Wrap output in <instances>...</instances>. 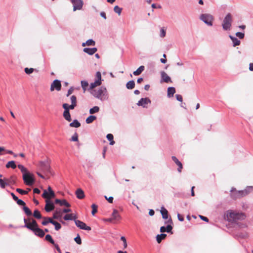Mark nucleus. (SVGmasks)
<instances>
[{"label":"nucleus","instance_id":"obj_37","mask_svg":"<svg viewBox=\"0 0 253 253\" xmlns=\"http://www.w3.org/2000/svg\"><path fill=\"white\" fill-rule=\"evenodd\" d=\"M22 209L27 215L30 216L32 214L31 211L26 205L23 207Z\"/></svg>","mask_w":253,"mask_h":253},{"label":"nucleus","instance_id":"obj_23","mask_svg":"<svg viewBox=\"0 0 253 253\" xmlns=\"http://www.w3.org/2000/svg\"><path fill=\"white\" fill-rule=\"evenodd\" d=\"M230 39L232 40L233 42V46H236L237 45H239L240 44V41L237 38L232 36L231 35H229Z\"/></svg>","mask_w":253,"mask_h":253},{"label":"nucleus","instance_id":"obj_58","mask_svg":"<svg viewBox=\"0 0 253 253\" xmlns=\"http://www.w3.org/2000/svg\"><path fill=\"white\" fill-rule=\"evenodd\" d=\"M106 138L108 141H111L113 139L114 137H113V134H112L111 133H109L107 135Z\"/></svg>","mask_w":253,"mask_h":253},{"label":"nucleus","instance_id":"obj_53","mask_svg":"<svg viewBox=\"0 0 253 253\" xmlns=\"http://www.w3.org/2000/svg\"><path fill=\"white\" fill-rule=\"evenodd\" d=\"M16 202L19 206H22L24 207L25 205H26V203L23 200H22L21 199H18L16 201Z\"/></svg>","mask_w":253,"mask_h":253},{"label":"nucleus","instance_id":"obj_32","mask_svg":"<svg viewBox=\"0 0 253 253\" xmlns=\"http://www.w3.org/2000/svg\"><path fill=\"white\" fill-rule=\"evenodd\" d=\"M8 182H10V180L6 179L5 182L1 178H0V186L2 188H4L6 185L8 184Z\"/></svg>","mask_w":253,"mask_h":253},{"label":"nucleus","instance_id":"obj_44","mask_svg":"<svg viewBox=\"0 0 253 253\" xmlns=\"http://www.w3.org/2000/svg\"><path fill=\"white\" fill-rule=\"evenodd\" d=\"M97 207L98 206L96 205L95 204H93L91 205V208L92 209L91 213L93 215H94V214L97 212Z\"/></svg>","mask_w":253,"mask_h":253},{"label":"nucleus","instance_id":"obj_28","mask_svg":"<svg viewBox=\"0 0 253 253\" xmlns=\"http://www.w3.org/2000/svg\"><path fill=\"white\" fill-rule=\"evenodd\" d=\"M69 126L72 127L78 128L81 126V123L77 120H74L69 124Z\"/></svg>","mask_w":253,"mask_h":253},{"label":"nucleus","instance_id":"obj_9","mask_svg":"<svg viewBox=\"0 0 253 253\" xmlns=\"http://www.w3.org/2000/svg\"><path fill=\"white\" fill-rule=\"evenodd\" d=\"M40 169L43 172H50V167L47 160L44 161H40L39 165Z\"/></svg>","mask_w":253,"mask_h":253},{"label":"nucleus","instance_id":"obj_11","mask_svg":"<svg viewBox=\"0 0 253 253\" xmlns=\"http://www.w3.org/2000/svg\"><path fill=\"white\" fill-rule=\"evenodd\" d=\"M75 222L76 225L81 229L87 231H90L91 229L90 226H87L85 223L81 220L76 219Z\"/></svg>","mask_w":253,"mask_h":253},{"label":"nucleus","instance_id":"obj_61","mask_svg":"<svg viewBox=\"0 0 253 253\" xmlns=\"http://www.w3.org/2000/svg\"><path fill=\"white\" fill-rule=\"evenodd\" d=\"M69 105L67 103L63 104V108L64 109V111H69Z\"/></svg>","mask_w":253,"mask_h":253},{"label":"nucleus","instance_id":"obj_12","mask_svg":"<svg viewBox=\"0 0 253 253\" xmlns=\"http://www.w3.org/2000/svg\"><path fill=\"white\" fill-rule=\"evenodd\" d=\"M61 88V84L60 81L58 80H55L50 85V90L53 91L56 89L57 91H59Z\"/></svg>","mask_w":253,"mask_h":253},{"label":"nucleus","instance_id":"obj_10","mask_svg":"<svg viewBox=\"0 0 253 253\" xmlns=\"http://www.w3.org/2000/svg\"><path fill=\"white\" fill-rule=\"evenodd\" d=\"M151 102V100L148 98H141L137 103V105L138 106H142L143 108H147V105L150 104Z\"/></svg>","mask_w":253,"mask_h":253},{"label":"nucleus","instance_id":"obj_52","mask_svg":"<svg viewBox=\"0 0 253 253\" xmlns=\"http://www.w3.org/2000/svg\"><path fill=\"white\" fill-rule=\"evenodd\" d=\"M236 36L238 37L239 39H242L245 37V34L244 33L238 32L236 33Z\"/></svg>","mask_w":253,"mask_h":253},{"label":"nucleus","instance_id":"obj_16","mask_svg":"<svg viewBox=\"0 0 253 253\" xmlns=\"http://www.w3.org/2000/svg\"><path fill=\"white\" fill-rule=\"evenodd\" d=\"M97 50L96 47L89 48L85 47L83 49V51L88 55H91L95 53Z\"/></svg>","mask_w":253,"mask_h":253},{"label":"nucleus","instance_id":"obj_56","mask_svg":"<svg viewBox=\"0 0 253 253\" xmlns=\"http://www.w3.org/2000/svg\"><path fill=\"white\" fill-rule=\"evenodd\" d=\"M55 196V194L53 191H50V192H48V199H50V198L54 197Z\"/></svg>","mask_w":253,"mask_h":253},{"label":"nucleus","instance_id":"obj_17","mask_svg":"<svg viewBox=\"0 0 253 253\" xmlns=\"http://www.w3.org/2000/svg\"><path fill=\"white\" fill-rule=\"evenodd\" d=\"M171 159L172 161L177 165L178 167L177 169V171L179 172H181V169L183 168L182 164V163L177 159V158L175 156H172Z\"/></svg>","mask_w":253,"mask_h":253},{"label":"nucleus","instance_id":"obj_13","mask_svg":"<svg viewBox=\"0 0 253 253\" xmlns=\"http://www.w3.org/2000/svg\"><path fill=\"white\" fill-rule=\"evenodd\" d=\"M46 204L45 206V210L46 212H50L54 210L55 206L54 204L49 199L45 200Z\"/></svg>","mask_w":253,"mask_h":253},{"label":"nucleus","instance_id":"obj_51","mask_svg":"<svg viewBox=\"0 0 253 253\" xmlns=\"http://www.w3.org/2000/svg\"><path fill=\"white\" fill-rule=\"evenodd\" d=\"M71 104H77V97L75 95H72L70 97Z\"/></svg>","mask_w":253,"mask_h":253},{"label":"nucleus","instance_id":"obj_45","mask_svg":"<svg viewBox=\"0 0 253 253\" xmlns=\"http://www.w3.org/2000/svg\"><path fill=\"white\" fill-rule=\"evenodd\" d=\"M100 84L97 83V82L94 81L93 83H92L90 84L89 89H92L94 87L100 85Z\"/></svg>","mask_w":253,"mask_h":253},{"label":"nucleus","instance_id":"obj_36","mask_svg":"<svg viewBox=\"0 0 253 253\" xmlns=\"http://www.w3.org/2000/svg\"><path fill=\"white\" fill-rule=\"evenodd\" d=\"M33 216L37 219H41L42 218H43L40 211L38 210H35L34 211L33 213Z\"/></svg>","mask_w":253,"mask_h":253},{"label":"nucleus","instance_id":"obj_46","mask_svg":"<svg viewBox=\"0 0 253 253\" xmlns=\"http://www.w3.org/2000/svg\"><path fill=\"white\" fill-rule=\"evenodd\" d=\"M53 225H54L55 229L56 230H57V231L59 230L61 228V224L59 223H58V222H56L55 221V222L54 223H53Z\"/></svg>","mask_w":253,"mask_h":253},{"label":"nucleus","instance_id":"obj_1","mask_svg":"<svg viewBox=\"0 0 253 253\" xmlns=\"http://www.w3.org/2000/svg\"><path fill=\"white\" fill-rule=\"evenodd\" d=\"M107 92L106 88L102 86L98 90H92L91 93L94 97L102 101L107 99Z\"/></svg>","mask_w":253,"mask_h":253},{"label":"nucleus","instance_id":"obj_15","mask_svg":"<svg viewBox=\"0 0 253 253\" xmlns=\"http://www.w3.org/2000/svg\"><path fill=\"white\" fill-rule=\"evenodd\" d=\"M165 223L169 224L167 226H166V232L168 233H172V232H171V230L172 229V226H171V224L173 223V222L171 218L169 217L167 221L165 222Z\"/></svg>","mask_w":253,"mask_h":253},{"label":"nucleus","instance_id":"obj_22","mask_svg":"<svg viewBox=\"0 0 253 253\" xmlns=\"http://www.w3.org/2000/svg\"><path fill=\"white\" fill-rule=\"evenodd\" d=\"M162 217L164 219L168 218V211L164 207H162L160 210Z\"/></svg>","mask_w":253,"mask_h":253},{"label":"nucleus","instance_id":"obj_54","mask_svg":"<svg viewBox=\"0 0 253 253\" xmlns=\"http://www.w3.org/2000/svg\"><path fill=\"white\" fill-rule=\"evenodd\" d=\"M42 197L43 198H45L46 199H48V191L46 190H44L43 191V194H42Z\"/></svg>","mask_w":253,"mask_h":253},{"label":"nucleus","instance_id":"obj_55","mask_svg":"<svg viewBox=\"0 0 253 253\" xmlns=\"http://www.w3.org/2000/svg\"><path fill=\"white\" fill-rule=\"evenodd\" d=\"M43 219H45V220H47L48 222V223H51L52 224H53V223H54L55 222L54 220H53L52 218H51L50 217H43Z\"/></svg>","mask_w":253,"mask_h":253},{"label":"nucleus","instance_id":"obj_30","mask_svg":"<svg viewBox=\"0 0 253 253\" xmlns=\"http://www.w3.org/2000/svg\"><path fill=\"white\" fill-rule=\"evenodd\" d=\"M135 86V82L133 80L128 81L126 84V87L128 89H132Z\"/></svg>","mask_w":253,"mask_h":253},{"label":"nucleus","instance_id":"obj_19","mask_svg":"<svg viewBox=\"0 0 253 253\" xmlns=\"http://www.w3.org/2000/svg\"><path fill=\"white\" fill-rule=\"evenodd\" d=\"M55 203L59 204L60 206H65L67 207H70L71 206L70 204L65 199L61 200L57 199L55 200Z\"/></svg>","mask_w":253,"mask_h":253},{"label":"nucleus","instance_id":"obj_25","mask_svg":"<svg viewBox=\"0 0 253 253\" xmlns=\"http://www.w3.org/2000/svg\"><path fill=\"white\" fill-rule=\"evenodd\" d=\"M175 92V89L174 87H168V93H167L168 97L169 98L172 97Z\"/></svg>","mask_w":253,"mask_h":253},{"label":"nucleus","instance_id":"obj_47","mask_svg":"<svg viewBox=\"0 0 253 253\" xmlns=\"http://www.w3.org/2000/svg\"><path fill=\"white\" fill-rule=\"evenodd\" d=\"M16 191L21 195H26L28 194V192L27 191L24 190L22 189L17 188Z\"/></svg>","mask_w":253,"mask_h":253},{"label":"nucleus","instance_id":"obj_40","mask_svg":"<svg viewBox=\"0 0 253 253\" xmlns=\"http://www.w3.org/2000/svg\"><path fill=\"white\" fill-rule=\"evenodd\" d=\"M18 168L21 170V172L23 173V174L24 173H27L29 172L27 171V169L22 165H18Z\"/></svg>","mask_w":253,"mask_h":253},{"label":"nucleus","instance_id":"obj_49","mask_svg":"<svg viewBox=\"0 0 253 253\" xmlns=\"http://www.w3.org/2000/svg\"><path fill=\"white\" fill-rule=\"evenodd\" d=\"M34 70V69L32 68H25L24 69L25 72L27 74H28V75L32 73L33 72Z\"/></svg>","mask_w":253,"mask_h":253},{"label":"nucleus","instance_id":"obj_20","mask_svg":"<svg viewBox=\"0 0 253 253\" xmlns=\"http://www.w3.org/2000/svg\"><path fill=\"white\" fill-rule=\"evenodd\" d=\"M76 195L77 197L79 199H82L84 197V192L81 188H79L76 190Z\"/></svg>","mask_w":253,"mask_h":253},{"label":"nucleus","instance_id":"obj_7","mask_svg":"<svg viewBox=\"0 0 253 253\" xmlns=\"http://www.w3.org/2000/svg\"><path fill=\"white\" fill-rule=\"evenodd\" d=\"M23 179L25 184L28 186L32 185L35 182L34 175L29 172L23 174Z\"/></svg>","mask_w":253,"mask_h":253},{"label":"nucleus","instance_id":"obj_57","mask_svg":"<svg viewBox=\"0 0 253 253\" xmlns=\"http://www.w3.org/2000/svg\"><path fill=\"white\" fill-rule=\"evenodd\" d=\"M166 31L163 28H161L160 30V37L163 38L166 36Z\"/></svg>","mask_w":253,"mask_h":253},{"label":"nucleus","instance_id":"obj_43","mask_svg":"<svg viewBox=\"0 0 253 253\" xmlns=\"http://www.w3.org/2000/svg\"><path fill=\"white\" fill-rule=\"evenodd\" d=\"M114 10L116 13H118L119 15H120L122 11V8L118 5H116L114 8Z\"/></svg>","mask_w":253,"mask_h":253},{"label":"nucleus","instance_id":"obj_60","mask_svg":"<svg viewBox=\"0 0 253 253\" xmlns=\"http://www.w3.org/2000/svg\"><path fill=\"white\" fill-rule=\"evenodd\" d=\"M74 88L73 87H71L68 90L67 93L66 94L67 96H69L71 94H72L73 92Z\"/></svg>","mask_w":253,"mask_h":253},{"label":"nucleus","instance_id":"obj_27","mask_svg":"<svg viewBox=\"0 0 253 253\" xmlns=\"http://www.w3.org/2000/svg\"><path fill=\"white\" fill-rule=\"evenodd\" d=\"M23 220L25 223V225L23 226L24 227H26L28 229L30 230L29 226L31 227V228H32L34 226L33 224V219L32 220L31 222H28L27 219L24 218Z\"/></svg>","mask_w":253,"mask_h":253},{"label":"nucleus","instance_id":"obj_41","mask_svg":"<svg viewBox=\"0 0 253 253\" xmlns=\"http://www.w3.org/2000/svg\"><path fill=\"white\" fill-rule=\"evenodd\" d=\"M85 44H86V45L88 46H94L95 45V42L93 41L92 39H89L86 41V42H85Z\"/></svg>","mask_w":253,"mask_h":253},{"label":"nucleus","instance_id":"obj_59","mask_svg":"<svg viewBox=\"0 0 253 253\" xmlns=\"http://www.w3.org/2000/svg\"><path fill=\"white\" fill-rule=\"evenodd\" d=\"M175 97L176 98L177 100L180 102H182L183 100L182 96L180 94H176Z\"/></svg>","mask_w":253,"mask_h":253},{"label":"nucleus","instance_id":"obj_3","mask_svg":"<svg viewBox=\"0 0 253 253\" xmlns=\"http://www.w3.org/2000/svg\"><path fill=\"white\" fill-rule=\"evenodd\" d=\"M199 19L208 26L211 27L213 25L214 17L210 13L201 14L199 16Z\"/></svg>","mask_w":253,"mask_h":253},{"label":"nucleus","instance_id":"obj_35","mask_svg":"<svg viewBox=\"0 0 253 253\" xmlns=\"http://www.w3.org/2000/svg\"><path fill=\"white\" fill-rule=\"evenodd\" d=\"M95 81L97 82L100 84H101V74L100 72H96Z\"/></svg>","mask_w":253,"mask_h":253},{"label":"nucleus","instance_id":"obj_34","mask_svg":"<svg viewBox=\"0 0 253 253\" xmlns=\"http://www.w3.org/2000/svg\"><path fill=\"white\" fill-rule=\"evenodd\" d=\"M6 167L7 168H11L13 169H14L16 168V165L14 161H9L6 165Z\"/></svg>","mask_w":253,"mask_h":253},{"label":"nucleus","instance_id":"obj_39","mask_svg":"<svg viewBox=\"0 0 253 253\" xmlns=\"http://www.w3.org/2000/svg\"><path fill=\"white\" fill-rule=\"evenodd\" d=\"M81 84L82 87L84 92L86 89V87L88 85V83L86 81H82Z\"/></svg>","mask_w":253,"mask_h":253},{"label":"nucleus","instance_id":"obj_50","mask_svg":"<svg viewBox=\"0 0 253 253\" xmlns=\"http://www.w3.org/2000/svg\"><path fill=\"white\" fill-rule=\"evenodd\" d=\"M121 240L123 242L124 249H126L127 247V243L126 238L124 236L121 237Z\"/></svg>","mask_w":253,"mask_h":253},{"label":"nucleus","instance_id":"obj_38","mask_svg":"<svg viewBox=\"0 0 253 253\" xmlns=\"http://www.w3.org/2000/svg\"><path fill=\"white\" fill-rule=\"evenodd\" d=\"M99 111V107L98 106H94L89 109V112L90 114H93L98 112Z\"/></svg>","mask_w":253,"mask_h":253},{"label":"nucleus","instance_id":"obj_18","mask_svg":"<svg viewBox=\"0 0 253 253\" xmlns=\"http://www.w3.org/2000/svg\"><path fill=\"white\" fill-rule=\"evenodd\" d=\"M45 239L47 241L50 243L51 244L54 245L55 246L56 249L57 250V251H60V248H59L58 245L57 244H55L54 241L53 240V239H52V238L50 235H49V234L46 235L45 237Z\"/></svg>","mask_w":253,"mask_h":253},{"label":"nucleus","instance_id":"obj_24","mask_svg":"<svg viewBox=\"0 0 253 253\" xmlns=\"http://www.w3.org/2000/svg\"><path fill=\"white\" fill-rule=\"evenodd\" d=\"M63 218L65 220H74L75 221L77 217L75 215H73V214L71 213L65 215Z\"/></svg>","mask_w":253,"mask_h":253},{"label":"nucleus","instance_id":"obj_2","mask_svg":"<svg viewBox=\"0 0 253 253\" xmlns=\"http://www.w3.org/2000/svg\"><path fill=\"white\" fill-rule=\"evenodd\" d=\"M245 218L246 215L243 213L230 211L227 213V220L230 222H236L238 220H243Z\"/></svg>","mask_w":253,"mask_h":253},{"label":"nucleus","instance_id":"obj_4","mask_svg":"<svg viewBox=\"0 0 253 253\" xmlns=\"http://www.w3.org/2000/svg\"><path fill=\"white\" fill-rule=\"evenodd\" d=\"M33 224L34 226L32 228L29 226L30 230L33 231L36 236L40 238L43 237L45 235L44 232L39 228L38 224L35 219H33Z\"/></svg>","mask_w":253,"mask_h":253},{"label":"nucleus","instance_id":"obj_6","mask_svg":"<svg viewBox=\"0 0 253 253\" xmlns=\"http://www.w3.org/2000/svg\"><path fill=\"white\" fill-rule=\"evenodd\" d=\"M253 190V186H247L246 188L243 190L236 191L235 193H232V196L234 198H239L248 195Z\"/></svg>","mask_w":253,"mask_h":253},{"label":"nucleus","instance_id":"obj_8","mask_svg":"<svg viewBox=\"0 0 253 253\" xmlns=\"http://www.w3.org/2000/svg\"><path fill=\"white\" fill-rule=\"evenodd\" d=\"M73 4V11L82 9L84 5L83 0H69Z\"/></svg>","mask_w":253,"mask_h":253},{"label":"nucleus","instance_id":"obj_26","mask_svg":"<svg viewBox=\"0 0 253 253\" xmlns=\"http://www.w3.org/2000/svg\"><path fill=\"white\" fill-rule=\"evenodd\" d=\"M167 234L165 233H162L161 234H158L156 236V240L158 243H160L163 240H164L166 237Z\"/></svg>","mask_w":253,"mask_h":253},{"label":"nucleus","instance_id":"obj_64","mask_svg":"<svg viewBox=\"0 0 253 253\" xmlns=\"http://www.w3.org/2000/svg\"><path fill=\"white\" fill-rule=\"evenodd\" d=\"M177 218L180 221H183L184 220V217L181 216L179 213L177 214Z\"/></svg>","mask_w":253,"mask_h":253},{"label":"nucleus","instance_id":"obj_31","mask_svg":"<svg viewBox=\"0 0 253 253\" xmlns=\"http://www.w3.org/2000/svg\"><path fill=\"white\" fill-rule=\"evenodd\" d=\"M63 115L65 119L67 121L70 122L71 121L72 119L69 111H64Z\"/></svg>","mask_w":253,"mask_h":253},{"label":"nucleus","instance_id":"obj_62","mask_svg":"<svg viewBox=\"0 0 253 253\" xmlns=\"http://www.w3.org/2000/svg\"><path fill=\"white\" fill-rule=\"evenodd\" d=\"M199 217L203 221H205L207 222L209 221V219L206 216H204L203 215H199Z\"/></svg>","mask_w":253,"mask_h":253},{"label":"nucleus","instance_id":"obj_5","mask_svg":"<svg viewBox=\"0 0 253 253\" xmlns=\"http://www.w3.org/2000/svg\"><path fill=\"white\" fill-rule=\"evenodd\" d=\"M232 19L230 13H228L224 17L222 24V27L224 30H230L232 26Z\"/></svg>","mask_w":253,"mask_h":253},{"label":"nucleus","instance_id":"obj_29","mask_svg":"<svg viewBox=\"0 0 253 253\" xmlns=\"http://www.w3.org/2000/svg\"><path fill=\"white\" fill-rule=\"evenodd\" d=\"M144 66H140L136 71H134L133 74L134 76H138L144 70Z\"/></svg>","mask_w":253,"mask_h":253},{"label":"nucleus","instance_id":"obj_48","mask_svg":"<svg viewBox=\"0 0 253 253\" xmlns=\"http://www.w3.org/2000/svg\"><path fill=\"white\" fill-rule=\"evenodd\" d=\"M71 141H78V135L77 133L75 132L71 137Z\"/></svg>","mask_w":253,"mask_h":253},{"label":"nucleus","instance_id":"obj_63","mask_svg":"<svg viewBox=\"0 0 253 253\" xmlns=\"http://www.w3.org/2000/svg\"><path fill=\"white\" fill-rule=\"evenodd\" d=\"M59 217L60 216L58 215V212L57 211L55 212L53 214V219H58Z\"/></svg>","mask_w":253,"mask_h":253},{"label":"nucleus","instance_id":"obj_21","mask_svg":"<svg viewBox=\"0 0 253 253\" xmlns=\"http://www.w3.org/2000/svg\"><path fill=\"white\" fill-rule=\"evenodd\" d=\"M112 216L113 220H119L121 218V215L119 213L118 211L116 209L113 210V212L112 213Z\"/></svg>","mask_w":253,"mask_h":253},{"label":"nucleus","instance_id":"obj_14","mask_svg":"<svg viewBox=\"0 0 253 253\" xmlns=\"http://www.w3.org/2000/svg\"><path fill=\"white\" fill-rule=\"evenodd\" d=\"M161 83L165 82V83H168L172 82L170 78L164 71H162L161 72Z\"/></svg>","mask_w":253,"mask_h":253},{"label":"nucleus","instance_id":"obj_33","mask_svg":"<svg viewBox=\"0 0 253 253\" xmlns=\"http://www.w3.org/2000/svg\"><path fill=\"white\" fill-rule=\"evenodd\" d=\"M96 119V117L95 116L90 115L86 119L85 122L86 124H89L93 122Z\"/></svg>","mask_w":253,"mask_h":253},{"label":"nucleus","instance_id":"obj_42","mask_svg":"<svg viewBox=\"0 0 253 253\" xmlns=\"http://www.w3.org/2000/svg\"><path fill=\"white\" fill-rule=\"evenodd\" d=\"M74 241L78 245L82 244V240L79 234H78L77 236L74 238Z\"/></svg>","mask_w":253,"mask_h":253}]
</instances>
